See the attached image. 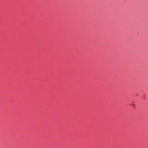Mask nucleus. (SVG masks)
I'll list each match as a JSON object with an SVG mask.
<instances>
[{
    "mask_svg": "<svg viewBox=\"0 0 148 148\" xmlns=\"http://www.w3.org/2000/svg\"><path fill=\"white\" fill-rule=\"evenodd\" d=\"M132 105L133 106V107H135V104H132Z\"/></svg>",
    "mask_w": 148,
    "mask_h": 148,
    "instance_id": "1",
    "label": "nucleus"
}]
</instances>
